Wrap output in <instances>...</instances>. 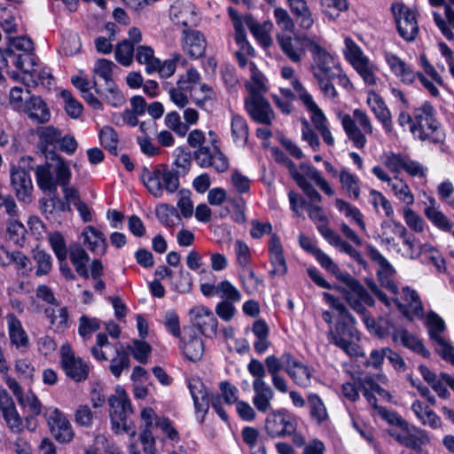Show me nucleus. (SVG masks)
I'll list each match as a JSON object with an SVG mask.
<instances>
[{"instance_id": "052dcab7", "label": "nucleus", "mask_w": 454, "mask_h": 454, "mask_svg": "<svg viewBox=\"0 0 454 454\" xmlns=\"http://www.w3.org/2000/svg\"><path fill=\"white\" fill-rule=\"evenodd\" d=\"M135 47L129 40L120 42L114 51L116 60L123 66H129L133 59Z\"/></svg>"}, {"instance_id": "09e8293b", "label": "nucleus", "mask_w": 454, "mask_h": 454, "mask_svg": "<svg viewBox=\"0 0 454 454\" xmlns=\"http://www.w3.org/2000/svg\"><path fill=\"white\" fill-rule=\"evenodd\" d=\"M93 86L97 94L99 96L105 95L106 100L109 105L117 107L124 103V96L115 82H110L108 85H106L105 92L98 87L96 81L93 82Z\"/></svg>"}, {"instance_id": "a19ab883", "label": "nucleus", "mask_w": 454, "mask_h": 454, "mask_svg": "<svg viewBox=\"0 0 454 454\" xmlns=\"http://www.w3.org/2000/svg\"><path fill=\"white\" fill-rule=\"evenodd\" d=\"M291 85L293 86L294 90L298 93V97L304 105V106L307 108L309 112L312 114V121L315 120L318 121L322 116L325 115L323 111L314 102L312 96L306 90V89L302 86L301 82L298 79H293V81L291 82Z\"/></svg>"}, {"instance_id": "a18cd8bd", "label": "nucleus", "mask_w": 454, "mask_h": 454, "mask_svg": "<svg viewBox=\"0 0 454 454\" xmlns=\"http://www.w3.org/2000/svg\"><path fill=\"white\" fill-rule=\"evenodd\" d=\"M427 324L429 326V335L432 340L436 341L441 347L448 342L440 336V333L445 330V323L435 312L430 311L427 314Z\"/></svg>"}, {"instance_id": "f8f14e48", "label": "nucleus", "mask_w": 454, "mask_h": 454, "mask_svg": "<svg viewBox=\"0 0 454 454\" xmlns=\"http://www.w3.org/2000/svg\"><path fill=\"white\" fill-rule=\"evenodd\" d=\"M37 57L33 51L15 53L12 49L4 50L1 56L0 62L6 67V72L13 80L20 78V74L15 71H10V64L13 65L18 70L24 74L33 75L35 73V67L37 64Z\"/></svg>"}, {"instance_id": "bb28decb", "label": "nucleus", "mask_w": 454, "mask_h": 454, "mask_svg": "<svg viewBox=\"0 0 454 454\" xmlns=\"http://www.w3.org/2000/svg\"><path fill=\"white\" fill-rule=\"evenodd\" d=\"M286 364H287L286 373L300 387L306 388L311 384V371L309 368L292 356H286Z\"/></svg>"}, {"instance_id": "37998d69", "label": "nucleus", "mask_w": 454, "mask_h": 454, "mask_svg": "<svg viewBox=\"0 0 454 454\" xmlns=\"http://www.w3.org/2000/svg\"><path fill=\"white\" fill-rule=\"evenodd\" d=\"M317 230L330 245L339 248L340 252L349 254L354 249L348 242L343 240L339 234L335 233L326 224L322 223L318 225Z\"/></svg>"}, {"instance_id": "ea45409f", "label": "nucleus", "mask_w": 454, "mask_h": 454, "mask_svg": "<svg viewBox=\"0 0 454 454\" xmlns=\"http://www.w3.org/2000/svg\"><path fill=\"white\" fill-rule=\"evenodd\" d=\"M69 258L76 273L88 279L90 278L88 270L90 256L87 252L80 245L73 246L70 247Z\"/></svg>"}, {"instance_id": "1a4fd4ad", "label": "nucleus", "mask_w": 454, "mask_h": 454, "mask_svg": "<svg viewBox=\"0 0 454 454\" xmlns=\"http://www.w3.org/2000/svg\"><path fill=\"white\" fill-rule=\"evenodd\" d=\"M387 432L400 445L415 451L421 450L422 446L430 442L429 434L425 429L411 426L407 421L399 429L390 428Z\"/></svg>"}, {"instance_id": "4d7b16f0", "label": "nucleus", "mask_w": 454, "mask_h": 454, "mask_svg": "<svg viewBox=\"0 0 454 454\" xmlns=\"http://www.w3.org/2000/svg\"><path fill=\"white\" fill-rule=\"evenodd\" d=\"M7 427L14 434H21L25 430L23 418L16 407L2 412Z\"/></svg>"}, {"instance_id": "864d4df0", "label": "nucleus", "mask_w": 454, "mask_h": 454, "mask_svg": "<svg viewBox=\"0 0 454 454\" xmlns=\"http://www.w3.org/2000/svg\"><path fill=\"white\" fill-rule=\"evenodd\" d=\"M27 230L19 221L11 220L7 223L6 237L15 245L23 247L26 240Z\"/></svg>"}, {"instance_id": "603ef678", "label": "nucleus", "mask_w": 454, "mask_h": 454, "mask_svg": "<svg viewBox=\"0 0 454 454\" xmlns=\"http://www.w3.org/2000/svg\"><path fill=\"white\" fill-rule=\"evenodd\" d=\"M335 207L346 217L352 218L358 224L362 231H365V223L363 220V215L359 208L352 206L350 203L345 201L342 199L335 200Z\"/></svg>"}, {"instance_id": "5fc2aeb1", "label": "nucleus", "mask_w": 454, "mask_h": 454, "mask_svg": "<svg viewBox=\"0 0 454 454\" xmlns=\"http://www.w3.org/2000/svg\"><path fill=\"white\" fill-rule=\"evenodd\" d=\"M99 139L105 149L108 150L113 155L118 154V135L110 126H104L99 132Z\"/></svg>"}, {"instance_id": "13d9d810", "label": "nucleus", "mask_w": 454, "mask_h": 454, "mask_svg": "<svg viewBox=\"0 0 454 454\" xmlns=\"http://www.w3.org/2000/svg\"><path fill=\"white\" fill-rule=\"evenodd\" d=\"M129 354L123 349H116V356L111 360L109 370L115 378H119L124 370L129 368Z\"/></svg>"}, {"instance_id": "de8ad7c7", "label": "nucleus", "mask_w": 454, "mask_h": 454, "mask_svg": "<svg viewBox=\"0 0 454 454\" xmlns=\"http://www.w3.org/2000/svg\"><path fill=\"white\" fill-rule=\"evenodd\" d=\"M135 57L138 63L145 65V71L148 74L155 72L159 59L154 57V51L152 47L146 45L138 46Z\"/></svg>"}, {"instance_id": "c85d7f7f", "label": "nucleus", "mask_w": 454, "mask_h": 454, "mask_svg": "<svg viewBox=\"0 0 454 454\" xmlns=\"http://www.w3.org/2000/svg\"><path fill=\"white\" fill-rule=\"evenodd\" d=\"M298 26L303 30H309L315 20L305 0H286Z\"/></svg>"}, {"instance_id": "49530a36", "label": "nucleus", "mask_w": 454, "mask_h": 454, "mask_svg": "<svg viewBox=\"0 0 454 454\" xmlns=\"http://www.w3.org/2000/svg\"><path fill=\"white\" fill-rule=\"evenodd\" d=\"M231 135L236 144L245 145L248 139V125L247 121L239 114H233L231 119Z\"/></svg>"}, {"instance_id": "5701e85b", "label": "nucleus", "mask_w": 454, "mask_h": 454, "mask_svg": "<svg viewBox=\"0 0 454 454\" xmlns=\"http://www.w3.org/2000/svg\"><path fill=\"white\" fill-rule=\"evenodd\" d=\"M268 250L270 262L272 266L270 276L274 278L275 276L286 275L287 272V265L284 255L283 246L278 234H271L268 244Z\"/></svg>"}, {"instance_id": "69168bd1", "label": "nucleus", "mask_w": 454, "mask_h": 454, "mask_svg": "<svg viewBox=\"0 0 454 454\" xmlns=\"http://www.w3.org/2000/svg\"><path fill=\"white\" fill-rule=\"evenodd\" d=\"M60 96L65 102V109L67 114L73 119L78 118L83 110L82 105L76 100L71 91L67 90H63L60 92Z\"/></svg>"}, {"instance_id": "ddd939ff", "label": "nucleus", "mask_w": 454, "mask_h": 454, "mask_svg": "<svg viewBox=\"0 0 454 454\" xmlns=\"http://www.w3.org/2000/svg\"><path fill=\"white\" fill-rule=\"evenodd\" d=\"M391 9L399 35L407 42L414 41L419 33L417 12L403 4H393Z\"/></svg>"}, {"instance_id": "f257e3e1", "label": "nucleus", "mask_w": 454, "mask_h": 454, "mask_svg": "<svg viewBox=\"0 0 454 454\" xmlns=\"http://www.w3.org/2000/svg\"><path fill=\"white\" fill-rule=\"evenodd\" d=\"M314 256L321 267L345 284L346 287H338V290L353 310L357 313H364L366 310L364 304L369 307L374 306V299L365 287L349 273L341 272L333 260L321 249L316 251Z\"/></svg>"}, {"instance_id": "58836bf2", "label": "nucleus", "mask_w": 454, "mask_h": 454, "mask_svg": "<svg viewBox=\"0 0 454 454\" xmlns=\"http://www.w3.org/2000/svg\"><path fill=\"white\" fill-rule=\"evenodd\" d=\"M244 22L263 47H269L272 43L271 37L269 34V30L272 27L270 22H265L262 25L258 23L252 15H246Z\"/></svg>"}, {"instance_id": "c756f323", "label": "nucleus", "mask_w": 454, "mask_h": 454, "mask_svg": "<svg viewBox=\"0 0 454 454\" xmlns=\"http://www.w3.org/2000/svg\"><path fill=\"white\" fill-rule=\"evenodd\" d=\"M253 389L254 395L253 403L260 412H266L271 407L270 402L274 397L272 388L265 382V380H254L253 381Z\"/></svg>"}, {"instance_id": "774afa93", "label": "nucleus", "mask_w": 454, "mask_h": 454, "mask_svg": "<svg viewBox=\"0 0 454 454\" xmlns=\"http://www.w3.org/2000/svg\"><path fill=\"white\" fill-rule=\"evenodd\" d=\"M391 186L395 195L407 205H411L414 201V197L410 190V187L402 179L397 177L388 184Z\"/></svg>"}, {"instance_id": "2f4dec72", "label": "nucleus", "mask_w": 454, "mask_h": 454, "mask_svg": "<svg viewBox=\"0 0 454 454\" xmlns=\"http://www.w3.org/2000/svg\"><path fill=\"white\" fill-rule=\"evenodd\" d=\"M367 104L375 114V117L382 124L386 132H392L393 126L391 113L386 106L383 98L377 93H372V96L367 98Z\"/></svg>"}, {"instance_id": "4468645a", "label": "nucleus", "mask_w": 454, "mask_h": 454, "mask_svg": "<svg viewBox=\"0 0 454 454\" xmlns=\"http://www.w3.org/2000/svg\"><path fill=\"white\" fill-rule=\"evenodd\" d=\"M196 163L203 168H213L219 173L225 172L229 168V160L221 152L219 147L212 141V145H204L192 153Z\"/></svg>"}, {"instance_id": "b1692460", "label": "nucleus", "mask_w": 454, "mask_h": 454, "mask_svg": "<svg viewBox=\"0 0 454 454\" xmlns=\"http://www.w3.org/2000/svg\"><path fill=\"white\" fill-rule=\"evenodd\" d=\"M28 119L38 124H44L51 120V111L48 105L39 96L33 95L26 100L21 110Z\"/></svg>"}, {"instance_id": "72a5a7b5", "label": "nucleus", "mask_w": 454, "mask_h": 454, "mask_svg": "<svg viewBox=\"0 0 454 454\" xmlns=\"http://www.w3.org/2000/svg\"><path fill=\"white\" fill-rule=\"evenodd\" d=\"M188 387L193 400L197 412H202L203 416L209 408V396L207 388L200 379H192L188 382Z\"/></svg>"}, {"instance_id": "8fccbe9b", "label": "nucleus", "mask_w": 454, "mask_h": 454, "mask_svg": "<svg viewBox=\"0 0 454 454\" xmlns=\"http://www.w3.org/2000/svg\"><path fill=\"white\" fill-rule=\"evenodd\" d=\"M173 155L175 157L173 164L176 168L175 171L179 176H185L191 168L192 154L186 148L179 146L175 149Z\"/></svg>"}, {"instance_id": "0e129e2a", "label": "nucleus", "mask_w": 454, "mask_h": 454, "mask_svg": "<svg viewBox=\"0 0 454 454\" xmlns=\"http://www.w3.org/2000/svg\"><path fill=\"white\" fill-rule=\"evenodd\" d=\"M426 216L440 230L450 231L452 224L448 217L434 207H428L425 209Z\"/></svg>"}, {"instance_id": "39448f33", "label": "nucleus", "mask_w": 454, "mask_h": 454, "mask_svg": "<svg viewBox=\"0 0 454 454\" xmlns=\"http://www.w3.org/2000/svg\"><path fill=\"white\" fill-rule=\"evenodd\" d=\"M115 393L107 398L112 429L116 434L122 432L134 436L136 434L135 427L132 424H128L127 421L128 416L133 413L130 400L126 391L121 387H116Z\"/></svg>"}, {"instance_id": "e2e57ef3", "label": "nucleus", "mask_w": 454, "mask_h": 454, "mask_svg": "<svg viewBox=\"0 0 454 454\" xmlns=\"http://www.w3.org/2000/svg\"><path fill=\"white\" fill-rule=\"evenodd\" d=\"M293 179L296 182L297 185L303 191L305 195L309 198V204H318L321 202V195L314 188V186L307 180L303 174L299 173Z\"/></svg>"}, {"instance_id": "338daca9", "label": "nucleus", "mask_w": 454, "mask_h": 454, "mask_svg": "<svg viewBox=\"0 0 454 454\" xmlns=\"http://www.w3.org/2000/svg\"><path fill=\"white\" fill-rule=\"evenodd\" d=\"M322 12L332 20L339 17L340 12L348 8L347 0H324L321 2Z\"/></svg>"}, {"instance_id": "cd10ccee", "label": "nucleus", "mask_w": 454, "mask_h": 454, "mask_svg": "<svg viewBox=\"0 0 454 454\" xmlns=\"http://www.w3.org/2000/svg\"><path fill=\"white\" fill-rule=\"evenodd\" d=\"M291 209L300 215V209L305 208L308 211L309 217L318 223H325L327 218L320 206L317 204H309L303 198L299 197L296 192L290 191L288 192Z\"/></svg>"}, {"instance_id": "412c9836", "label": "nucleus", "mask_w": 454, "mask_h": 454, "mask_svg": "<svg viewBox=\"0 0 454 454\" xmlns=\"http://www.w3.org/2000/svg\"><path fill=\"white\" fill-rule=\"evenodd\" d=\"M200 290L206 297H213L218 295L223 300L239 302L241 301L242 294L229 280L225 279L217 285L211 283H201Z\"/></svg>"}, {"instance_id": "a878e982", "label": "nucleus", "mask_w": 454, "mask_h": 454, "mask_svg": "<svg viewBox=\"0 0 454 454\" xmlns=\"http://www.w3.org/2000/svg\"><path fill=\"white\" fill-rule=\"evenodd\" d=\"M49 192L47 196L39 200L40 209L48 219H57L61 213L71 210L68 203L65 202L57 192Z\"/></svg>"}, {"instance_id": "c9c22d12", "label": "nucleus", "mask_w": 454, "mask_h": 454, "mask_svg": "<svg viewBox=\"0 0 454 454\" xmlns=\"http://www.w3.org/2000/svg\"><path fill=\"white\" fill-rule=\"evenodd\" d=\"M385 59L391 71L396 76L400 77L402 82L407 84H411L414 82L416 74L411 69L409 66L406 65L403 60L390 52L385 53Z\"/></svg>"}, {"instance_id": "20e7f679", "label": "nucleus", "mask_w": 454, "mask_h": 454, "mask_svg": "<svg viewBox=\"0 0 454 454\" xmlns=\"http://www.w3.org/2000/svg\"><path fill=\"white\" fill-rule=\"evenodd\" d=\"M410 131L413 135H417L419 139L421 141L430 140L434 144L443 142L445 135L435 119V110L428 101L414 109Z\"/></svg>"}, {"instance_id": "a211bd4d", "label": "nucleus", "mask_w": 454, "mask_h": 454, "mask_svg": "<svg viewBox=\"0 0 454 454\" xmlns=\"http://www.w3.org/2000/svg\"><path fill=\"white\" fill-rule=\"evenodd\" d=\"M392 231L403 240V247L396 248V252L403 257L415 260L418 259L424 251H427V245H421L415 239L414 235L408 233L406 228L398 222L393 223Z\"/></svg>"}, {"instance_id": "f03ea898", "label": "nucleus", "mask_w": 454, "mask_h": 454, "mask_svg": "<svg viewBox=\"0 0 454 454\" xmlns=\"http://www.w3.org/2000/svg\"><path fill=\"white\" fill-rule=\"evenodd\" d=\"M71 170L64 159H56L53 162H45L36 167L35 177L38 187L43 192H57L59 185L64 194V201L74 205V201L81 200L78 191L69 186Z\"/></svg>"}, {"instance_id": "4be33fe9", "label": "nucleus", "mask_w": 454, "mask_h": 454, "mask_svg": "<svg viewBox=\"0 0 454 454\" xmlns=\"http://www.w3.org/2000/svg\"><path fill=\"white\" fill-rule=\"evenodd\" d=\"M47 422L54 438L62 443L69 442L74 438V432L68 419L57 408L47 417Z\"/></svg>"}, {"instance_id": "e433bc0d", "label": "nucleus", "mask_w": 454, "mask_h": 454, "mask_svg": "<svg viewBox=\"0 0 454 454\" xmlns=\"http://www.w3.org/2000/svg\"><path fill=\"white\" fill-rule=\"evenodd\" d=\"M192 332V330H190ZM181 348L183 349L184 355L191 361L196 362L199 361L204 353V343L203 340L189 333L188 340H186V336L184 335L181 338Z\"/></svg>"}, {"instance_id": "bf43d9fd", "label": "nucleus", "mask_w": 454, "mask_h": 454, "mask_svg": "<svg viewBox=\"0 0 454 454\" xmlns=\"http://www.w3.org/2000/svg\"><path fill=\"white\" fill-rule=\"evenodd\" d=\"M286 356H292L291 353L286 352L281 355L280 357L275 355L268 356L264 360L266 372L270 376L279 374L280 371L284 370L286 372L287 364H286Z\"/></svg>"}, {"instance_id": "4c0bfd02", "label": "nucleus", "mask_w": 454, "mask_h": 454, "mask_svg": "<svg viewBox=\"0 0 454 454\" xmlns=\"http://www.w3.org/2000/svg\"><path fill=\"white\" fill-rule=\"evenodd\" d=\"M309 418L318 426L324 425L329 420L327 409L321 397L315 393H310L307 396Z\"/></svg>"}, {"instance_id": "6e6d98bb", "label": "nucleus", "mask_w": 454, "mask_h": 454, "mask_svg": "<svg viewBox=\"0 0 454 454\" xmlns=\"http://www.w3.org/2000/svg\"><path fill=\"white\" fill-rule=\"evenodd\" d=\"M340 182L350 198L355 200L359 198L360 188L358 179L355 175L346 169H342L340 172Z\"/></svg>"}, {"instance_id": "dca6fc26", "label": "nucleus", "mask_w": 454, "mask_h": 454, "mask_svg": "<svg viewBox=\"0 0 454 454\" xmlns=\"http://www.w3.org/2000/svg\"><path fill=\"white\" fill-rule=\"evenodd\" d=\"M244 105L254 122L264 125L272 123L275 118L274 111L263 95L248 96L245 98Z\"/></svg>"}, {"instance_id": "9b49d317", "label": "nucleus", "mask_w": 454, "mask_h": 454, "mask_svg": "<svg viewBox=\"0 0 454 454\" xmlns=\"http://www.w3.org/2000/svg\"><path fill=\"white\" fill-rule=\"evenodd\" d=\"M309 52L312 55L313 65L311 70L313 76L315 74L327 75L334 78V72L340 67L334 59V57L320 45L319 38L308 39Z\"/></svg>"}, {"instance_id": "473e14b6", "label": "nucleus", "mask_w": 454, "mask_h": 454, "mask_svg": "<svg viewBox=\"0 0 454 454\" xmlns=\"http://www.w3.org/2000/svg\"><path fill=\"white\" fill-rule=\"evenodd\" d=\"M6 319L12 345L17 348L26 349L29 345V340L20 320L12 313L8 314Z\"/></svg>"}, {"instance_id": "7c9ffc66", "label": "nucleus", "mask_w": 454, "mask_h": 454, "mask_svg": "<svg viewBox=\"0 0 454 454\" xmlns=\"http://www.w3.org/2000/svg\"><path fill=\"white\" fill-rule=\"evenodd\" d=\"M392 339L395 342L400 340L403 346L425 358L430 356V351L426 348L422 341L404 328H395L392 333Z\"/></svg>"}, {"instance_id": "f704fd0d", "label": "nucleus", "mask_w": 454, "mask_h": 454, "mask_svg": "<svg viewBox=\"0 0 454 454\" xmlns=\"http://www.w3.org/2000/svg\"><path fill=\"white\" fill-rule=\"evenodd\" d=\"M84 244L97 254H105L107 249V241L105 235L93 226L85 227L82 231Z\"/></svg>"}, {"instance_id": "7ed1b4c3", "label": "nucleus", "mask_w": 454, "mask_h": 454, "mask_svg": "<svg viewBox=\"0 0 454 454\" xmlns=\"http://www.w3.org/2000/svg\"><path fill=\"white\" fill-rule=\"evenodd\" d=\"M179 176L178 173L170 169L167 164H157L152 170L143 167L140 180L153 197L160 198L164 191L174 193L178 190Z\"/></svg>"}, {"instance_id": "79ce46f5", "label": "nucleus", "mask_w": 454, "mask_h": 454, "mask_svg": "<svg viewBox=\"0 0 454 454\" xmlns=\"http://www.w3.org/2000/svg\"><path fill=\"white\" fill-rule=\"evenodd\" d=\"M6 254L7 260H4L3 257L0 261V265L7 267L13 263L17 270H20L22 274H27L32 270V264L30 259L24 254L22 252L15 250L10 252L8 250L4 251Z\"/></svg>"}, {"instance_id": "2eb2a0df", "label": "nucleus", "mask_w": 454, "mask_h": 454, "mask_svg": "<svg viewBox=\"0 0 454 454\" xmlns=\"http://www.w3.org/2000/svg\"><path fill=\"white\" fill-rule=\"evenodd\" d=\"M60 364L66 375L75 382H82L89 378V364L82 358L75 356L68 345L61 347Z\"/></svg>"}, {"instance_id": "9d476101", "label": "nucleus", "mask_w": 454, "mask_h": 454, "mask_svg": "<svg viewBox=\"0 0 454 454\" xmlns=\"http://www.w3.org/2000/svg\"><path fill=\"white\" fill-rule=\"evenodd\" d=\"M298 421L286 409L272 411L265 419V430L271 438L286 437L297 429Z\"/></svg>"}, {"instance_id": "6ab92c4d", "label": "nucleus", "mask_w": 454, "mask_h": 454, "mask_svg": "<svg viewBox=\"0 0 454 454\" xmlns=\"http://www.w3.org/2000/svg\"><path fill=\"white\" fill-rule=\"evenodd\" d=\"M39 138L38 148L44 154L47 161L53 162L56 159H63L55 153L57 144L61 138V131L54 126H43L36 129Z\"/></svg>"}, {"instance_id": "f3484780", "label": "nucleus", "mask_w": 454, "mask_h": 454, "mask_svg": "<svg viewBox=\"0 0 454 454\" xmlns=\"http://www.w3.org/2000/svg\"><path fill=\"white\" fill-rule=\"evenodd\" d=\"M316 35L308 36L306 35H294V37L287 35H278L277 41L282 51L291 61L300 63L305 55V49L309 51L308 39H316Z\"/></svg>"}, {"instance_id": "0eeeda50", "label": "nucleus", "mask_w": 454, "mask_h": 454, "mask_svg": "<svg viewBox=\"0 0 454 454\" xmlns=\"http://www.w3.org/2000/svg\"><path fill=\"white\" fill-rule=\"evenodd\" d=\"M343 129L353 145L362 149L365 146L366 137L364 133H372V125L367 114L361 109H355L353 117L348 114L340 115Z\"/></svg>"}, {"instance_id": "c03bdc74", "label": "nucleus", "mask_w": 454, "mask_h": 454, "mask_svg": "<svg viewBox=\"0 0 454 454\" xmlns=\"http://www.w3.org/2000/svg\"><path fill=\"white\" fill-rule=\"evenodd\" d=\"M32 258L35 262V275H48L52 269V257L43 249L38 247L32 250Z\"/></svg>"}, {"instance_id": "6e6552de", "label": "nucleus", "mask_w": 454, "mask_h": 454, "mask_svg": "<svg viewBox=\"0 0 454 454\" xmlns=\"http://www.w3.org/2000/svg\"><path fill=\"white\" fill-rule=\"evenodd\" d=\"M356 323L336 321L327 333L328 340L342 349L348 356L357 353V345L354 340H359V333L355 326Z\"/></svg>"}, {"instance_id": "393cba45", "label": "nucleus", "mask_w": 454, "mask_h": 454, "mask_svg": "<svg viewBox=\"0 0 454 454\" xmlns=\"http://www.w3.org/2000/svg\"><path fill=\"white\" fill-rule=\"evenodd\" d=\"M183 48L192 58H201L206 51L207 42L204 35L198 30L184 28L183 30Z\"/></svg>"}, {"instance_id": "aec40b11", "label": "nucleus", "mask_w": 454, "mask_h": 454, "mask_svg": "<svg viewBox=\"0 0 454 454\" xmlns=\"http://www.w3.org/2000/svg\"><path fill=\"white\" fill-rule=\"evenodd\" d=\"M191 322L203 335L213 337L216 334L218 321L212 310L205 306L194 307L190 310Z\"/></svg>"}, {"instance_id": "423d86ee", "label": "nucleus", "mask_w": 454, "mask_h": 454, "mask_svg": "<svg viewBox=\"0 0 454 454\" xmlns=\"http://www.w3.org/2000/svg\"><path fill=\"white\" fill-rule=\"evenodd\" d=\"M31 158H21L17 165H12L10 170L11 186L20 202L30 204L33 201L34 185L31 172Z\"/></svg>"}, {"instance_id": "680f3d73", "label": "nucleus", "mask_w": 454, "mask_h": 454, "mask_svg": "<svg viewBox=\"0 0 454 454\" xmlns=\"http://www.w3.org/2000/svg\"><path fill=\"white\" fill-rule=\"evenodd\" d=\"M44 312L51 325H54L57 331H63L67 327L68 312L66 307L59 308L58 310L46 309Z\"/></svg>"}, {"instance_id": "3c124183", "label": "nucleus", "mask_w": 454, "mask_h": 454, "mask_svg": "<svg viewBox=\"0 0 454 454\" xmlns=\"http://www.w3.org/2000/svg\"><path fill=\"white\" fill-rule=\"evenodd\" d=\"M249 69L251 71V83L247 84V89L249 92L248 96L263 95L267 92L263 74L257 69L255 64L253 62L249 64Z\"/></svg>"}]
</instances>
